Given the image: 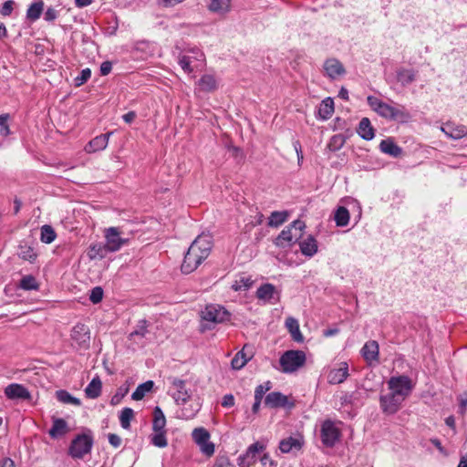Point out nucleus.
<instances>
[{
    "label": "nucleus",
    "mask_w": 467,
    "mask_h": 467,
    "mask_svg": "<svg viewBox=\"0 0 467 467\" xmlns=\"http://www.w3.org/2000/svg\"><path fill=\"white\" fill-rule=\"evenodd\" d=\"M112 69V63L110 61H104L100 65V75L101 76H107L110 73Z\"/></svg>",
    "instance_id": "nucleus-60"
},
{
    "label": "nucleus",
    "mask_w": 467,
    "mask_h": 467,
    "mask_svg": "<svg viewBox=\"0 0 467 467\" xmlns=\"http://www.w3.org/2000/svg\"><path fill=\"white\" fill-rule=\"evenodd\" d=\"M202 318L214 324L223 323L230 319V313L220 305H209L202 311Z\"/></svg>",
    "instance_id": "nucleus-10"
},
{
    "label": "nucleus",
    "mask_w": 467,
    "mask_h": 467,
    "mask_svg": "<svg viewBox=\"0 0 467 467\" xmlns=\"http://www.w3.org/2000/svg\"><path fill=\"white\" fill-rule=\"evenodd\" d=\"M306 357L302 350H287L280 358L279 363L284 373H293L302 368Z\"/></svg>",
    "instance_id": "nucleus-4"
},
{
    "label": "nucleus",
    "mask_w": 467,
    "mask_h": 467,
    "mask_svg": "<svg viewBox=\"0 0 467 467\" xmlns=\"http://www.w3.org/2000/svg\"><path fill=\"white\" fill-rule=\"evenodd\" d=\"M361 354L368 364L379 361V347L378 342L376 340L366 342L361 349Z\"/></svg>",
    "instance_id": "nucleus-22"
},
{
    "label": "nucleus",
    "mask_w": 467,
    "mask_h": 467,
    "mask_svg": "<svg viewBox=\"0 0 467 467\" xmlns=\"http://www.w3.org/2000/svg\"><path fill=\"white\" fill-rule=\"evenodd\" d=\"M211 237L207 235L198 236L190 245L184 255L181 269L183 274H191L205 260L211 252Z\"/></svg>",
    "instance_id": "nucleus-1"
},
{
    "label": "nucleus",
    "mask_w": 467,
    "mask_h": 467,
    "mask_svg": "<svg viewBox=\"0 0 467 467\" xmlns=\"http://www.w3.org/2000/svg\"><path fill=\"white\" fill-rule=\"evenodd\" d=\"M320 437L326 447H334L341 437V431L337 427V423L331 420H326L321 425Z\"/></svg>",
    "instance_id": "nucleus-7"
},
{
    "label": "nucleus",
    "mask_w": 467,
    "mask_h": 467,
    "mask_svg": "<svg viewBox=\"0 0 467 467\" xmlns=\"http://www.w3.org/2000/svg\"><path fill=\"white\" fill-rule=\"evenodd\" d=\"M106 246L109 252H116L124 244V240L119 237V232L116 227H110L106 232Z\"/></svg>",
    "instance_id": "nucleus-20"
},
{
    "label": "nucleus",
    "mask_w": 467,
    "mask_h": 467,
    "mask_svg": "<svg viewBox=\"0 0 467 467\" xmlns=\"http://www.w3.org/2000/svg\"><path fill=\"white\" fill-rule=\"evenodd\" d=\"M0 467H15V462L13 460H11L10 458H5L1 462H0Z\"/></svg>",
    "instance_id": "nucleus-64"
},
{
    "label": "nucleus",
    "mask_w": 467,
    "mask_h": 467,
    "mask_svg": "<svg viewBox=\"0 0 467 467\" xmlns=\"http://www.w3.org/2000/svg\"><path fill=\"white\" fill-rule=\"evenodd\" d=\"M334 100L331 98H326L322 100L318 108V116L321 119L327 120L330 119L334 113Z\"/></svg>",
    "instance_id": "nucleus-24"
},
{
    "label": "nucleus",
    "mask_w": 467,
    "mask_h": 467,
    "mask_svg": "<svg viewBox=\"0 0 467 467\" xmlns=\"http://www.w3.org/2000/svg\"><path fill=\"white\" fill-rule=\"evenodd\" d=\"M305 227L306 224L304 222L295 220L275 238V245L283 249L291 248L293 244L301 238L302 231Z\"/></svg>",
    "instance_id": "nucleus-3"
},
{
    "label": "nucleus",
    "mask_w": 467,
    "mask_h": 467,
    "mask_svg": "<svg viewBox=\"0 0 467 467\" xmlns=\"http://www.w3.org/2000/svg\"><path fill=\"white\" fill-rule=\"evenodd\" d=\"M176 49H179L178 53V63L182 69L185 73H192L193 67H192V63L193 60L202 61L204 59V54L202 51L196 47H190L184 50H181L178 47Z\"/></svg>",
    "instance_id": "nucleus-6"
},
{
    "label": "nucleus",
    "mask_w": 467,
    "mask_h": 467,
    "mask_svg": "<svg viewBox=\"0 0 467 467\" xmlns=\"http://www.w3.org/2000/svg\"><path fill=\"white\" fill-rule=\"evenodd\" d=\"M285 327L291 334L292 338L296 342H303L304 337L299 328V323L297 319L289 317L285 320Z\"/></svg>",
    "instance_id": "nucleus-26"
},
{
    "label": "nucleus",
    "mask_w": 467,
    "mask_h": 467,
    "mask_svg": "<svg viewBox=\"0 0 467 467\" xmlns=\"http://www.w3.org/2000/svg\"><path fill=\"white\" fill-rule=\"evenodd\" d=\"M198 85L202 91L212 92L217 88V81L214 76L203 75L198 81Z\"/></svg>",
    "instance_id": "nucleus-37"
},
{
    "label": "nucleus",
    "mask_w": 467,
    "mask_h": 467,
    "mask_svg": "<svg viewBox=\"0 0 467 467\" xmlns=\"http://www.w3.org/2000/svg\"><path fill=\"white\" fill-rule=\"evenodd\" d=\"M230 0H211L209 9L215 13H225L229 10Z\"/></svg>",
    "instance_id": "nucleus-46"
},
{
    "label": "nucleus",
    "mask_w": 467,
    "mask_h": 467,
    "mask_svg": "<svg viewBox=\"0 0 467 467\" xmlns=\"http://www.w3.org/2000/svg\"><path fill=\"white\" fill-rule=\"evenodd\" d=\"M265 444L260 441H256L251 444L246 452L243 455H240L238 458V464L241 467H250L253 463L255 462L256 455L260 451L265 450Z\"/></svg>",
    "instance_id": "nucleus-13"
},
{
    "label": "nucleus",
    "mask_w": 467,
    "mask_h": 467,
    "mask_svg": "<svg viewBox=\"0 0 467 467\" xmlns=\"http://www.w3.org/2000/svg\"><path fill=\"white\" fill-rule=\"evenodd\" d=\"M57 237L52 226L45 224L41 227L40 240L45 244H51Z\"/></svg>",
    "instance_id": "nucleus-47"
},
{
    "label": "nucleus",
    "mask_w": 467,
    "mask_h": 467,
    "mask_svg": "<svg viewBox=\"0 0 467 467\" xmlns=\"http://www.w3.org/2000/svg\"><path fill=\"white\" fill-rule=\"evenodd\" d=\"M357 132L365 140H371L375 137V130L368 118L361 119Z\"/></svg>",
    "instance_id": "nucleus-23"
},
{
    "label": "nucleus",
    "mask_w": 467,
    "mask_h": 467,
    "mask_svg": "<svg viewBox=\"0 0 467 467\" xmlns=\"http://www.w3.org/2000/svg\"><path fill=\"white\" fill-rule=\"evenodd\" d=\"M367 101L370 109L384 119L400 122H406L410 119V114L402 105L393 106L375 96H368Z\"/></svg>",
    "instance_id": "nucleus-2"
},
{
    "label": "nucleus",
    "mask_w": 467,
    "mask_h": 467,
    "mask_svg": "<svg viewBox=\"0 0 467 467\" xmlns=\"http://www.w3.org/2000/svg\"><path fill=\"white\" fill-rule=\"evenodd\" d=\"M166 419L162 410L156 407L153 410L152 431H166Z\"/></svg>",
    "instance_id": "nucleus-35"
},
{
    "label": "nucleus",
    "mask_w": 467,
    "mask_h": 467,
    "mask_svg": "<svg viewBox=\"0 0 467 467\" xmlns=\"http://www.w3.org/2000/svg\"><path fill=\"white\" fill-rule=\"evenodd\" d=\"M91 77V70L89 68H84L81 70L80 75L74 78L76 87H80L85 84Z\"/></svg>",
    "instance_id": "nucleus-51"
},
{
    "label": "nucleus",
    "mask_w": 467,
    "mask_h": 467,
    "mask_svg": "<svg viewBox=\"0 0 467 467\" xmlns=\"http://www.w3.org/2000/svg\"><path fill=\"white\" fill-rule=\"evenodd\" d=\"M293 147L296 152L297 159H304L301 143L299 140L293 141Z\"/></svg>",
    "instance_id": "nucleus-62"
},
{
    "label": "nucleus",
    "mask_w": 467,
    "mask_h": 467,
    "mask_svg": "<svg viewBox=\"0 0 467 467\" xmlns=\"http://www.w3.org/2000/svg\"><path fill=\"white\" fill-rule=\"evenodd\" d=\"M171 387L169 392L178 405L184 404L191 397L186 389V382L178 378L171 377L168 379Z\"/></svg>",
    "instance_id": "nucleus-9"
},
{
    "label": "nucleus",
    "mask_w": 467,
    "mask_h": 467,
    "mask_svg": "<svg viewBox=\"0 0 467 467\" xmlns=\"http://www.w3.org/2000/svg\"><path fill=\"white\" fill-rule=\"evenodd\" d=\"M245 349L246 346H244L241 351L237 352L232 359L231 365L234 369H241L251 359L252 355L246 353Z\"/></svg>",
    "instance_id": "nucleus-32"
},
{
    "label": "nucleus",
    "mask_w": 467,
    "mask_h": 467,
    "mask_svg": "<svg viewBox=\"0 0 467 467\" xmlns=\"http://www.w3.org/2000/svg\"><path fill=\"white\" fill-rule=\"evenodd\" d=\"M111 135L112 132H107L105 134L96 136L85 146V151L87 153H94L105 150L109 144V140Z\"/></svg>",
    "instance_id": "nucleus-19"
},
{
    "label": "nucleus",
    "mask_w": 467,
    "mask_h": 467,
    "mask_svg": "<svg viewBox=\"0 0 467 467\" xmlns=\"http://www.w3.org/2000/svg\"><path fill=\"white\" fill-rule=\"evenodd\" d=\"M153 386L154 382L152 380H148L142 384H140L131 395L132 400H142L145 395L152 389Z\"/></svg>",
    "instance_id": "nucleus-38"
},
{
    "label": "nucleus",
    "mask_w": 467,
    "mask_h": 467,
    "mask_svg": "<svg viewBox=\"0 0 467 467\" xmlns=\"http://www.w3.org/2000/svg\"><path fill=\"white\" fill-rule=\"evenodd\" d=\"M334 218L337 226H346L349 222V212L345 206H338L335 212Z\"/></svg>",
    "instance_id": "nucleus-39"
},
{
    "label": "nucleus",
    "mask_w": 467,
    "mask_h": 467,
    "mask_svg": "<svg viewBox=\"0 0 467 467\" xmlns=\"http://www.w3.org/2000/svg\"><path fill=\"white\" fill-rule=\"evenodd\" d=\"M192 439L198 444L205 443L209 441L210 434L204 428H195L192 431Z\"/></svg>",
    "instance_id": "nucleus-48"
},
{
    "label": "nucleus",
    "mask_w": 467,
    "mask_h": 467,
    "mask_svg": "<svg viewBox=\"0 0 467 467\" xmlns=\"http://www.w3.org/2000/svg\"><path fill=\"white\" fill-rule=\"evenodd\" d=\"M71 339L79 348L88 349L90 342V331L88 326L78 323L71 330Z\"/></svg>",
    "instance_id": "nucleus-12"
},
{
    "label": "nucleus",
    "mask_w": 467,
    "mask_h": 467,
    "mask_svg": "<svg viewBox=\"0 0 467 467\" xmlns=\"http://www.w3.org/2000/svg\"><path fill=\"white\" fill-rule=\"evenodd\" d=\"M147 322L146 320H141L139 323L138 328L130 334V337L132 338L134 336L144 337L147 334Z\"/></svg>",
    "instance_id": "nucleus-55"
},
{
    "label": "nucleus",
    "mask_w": 467,
    "mask_h": 467,
    "mask_svg": "<svg viewBox=\"0 0 467 467\" xmlns=\"http://www.w3.org/2000/svg\"><path fill=\"white\" fill-rule=\"evenodd\" d=\"M396 80L402 87H407L413 83L417 78V71L413 68H408L404 67H398L396 69Z\"/></svg>",
    "instance_id": "nucleus-21"
},
{
    "label": "nucleus",
    "mask_w": 467,
    "mask_h": 467,
    "mask_svg": "<svg viewBox=\"0 0 467 467\" xmlns=\"http://www.w3.org/2000/svg\"><path fill=\"white\" fill-rule=\"evenodd\" d=\"M14 4L15 2L13 0L4 2L0 9V14L4 16H10L13 12Z\"/></svg>",
    "instance_id": "nucleus-56"
},
{
    "label": "nucleus",
    "mask_w": 467,
    "mask_h": 467,
    "mask_svg": "<svg viewBox=\"0 0 467 467\" xmlns=\"http://www.w3.org/2000/svg\"><path fill=\"white\" fill-rule=\"evenodd\" d=\"M8 119L9 114L0 115V135L3 137H7L11 133L9 125L7 123Z\"/></svg>",
    "instance_id": "nucleus-50"
},
{
    "label": "nucleus",
    "mask_w": 467,
    "mask_h": 467,
    "mask_svg": "<svg viewBox=\"0 0 467 467\" xmlns=\"http://www.w3.org/2000/svg\"><path fill=\"white\" fill-rule=\"evenodd\" d=\"M128 389H125L124 391H122L120 389H119V391L112 397L111 399V404L112 405H116L119 402V400H121V398L125 395V393L127 392Z\"/></svg>",
    "instance_id": "nucleus-61"
},
{
    "label": "nucleus",
    "mask_w": 467,
    "mask_h": 467,
    "mask_svg": "<svg viewBox=\"0 0 467 467\" xmlns=\"http://www.w3.org/2000/svg\"><path fill=\"white\" fill-rule=\"evenodd\" d=\"M18 255L23 260L29 261L33 263L36 258V254L34 252L33 248L26 244H21L19 246Z\"/></svg>",
    "instance_id": "nucleus-45"
},
{
    "label": "nucleus",
    "mask_w": 467,
    "mask_h": 467,
    "mask_svg": "<svg viewBox=\"0 0 467 467\" xmlns=\"http://www.w3.org/2000/svg\"><path fill=\"white\" fill-rule=\"evenodd\" d=\"M379 149L382 152L392 157L400 156L402 151L401 148L399 147L391 139L381 140Z\"/></svg>",
    "instance_id": "nucleus-30"
},
{
    "label": "nucleus",
    "mask_w": 467,
    "mask_h": 467,
    "mask_svg": "<svg viewBox=\"0 0 467 467\" xmlns=\"http://www.w3.org/2000/svg\"><path fill=\"white\" fill-rule=\"evenodd\" d=\"M290 217V213L287 211H275L273 212L268 218V226L277 228Z\"/></svg>",
    "instance_id": "nucleus-29"
},
{
    "label": "nucleus",
    "mask_w": 467,
    "mask_h": 467,
    "mask_svg": "<svg viewBox=\"0 0 467 467\" xmlns=\"http://www.w3.org/2000/svg\"><path fill=\"white\" fill-rule=\"evenodd\" d=\"M102 382L99 377H95L85 389V394L88 399H97L101 394Z\"/></svg>",
    "instance_id": "nucleus-31"
},
{
    "label": "nucleus",
    "mask_w": 467,
    "mask_h": 467,
    "mask_svg": "<svg viewBox=\"0 0 467 467\" xmlns=\"http://www.w3.org/2000/svg\"><path fill=\"white\" fill-rule=\"evenodd\" d=\"M134 418V411L130 408H124L119 415L120 426L128 430L130 427V420Z\"/></svg>",
    "instance_id": "nucleus-44"
},
{
    "label": "nucleus",
    "mask_w": 467,
    "mask_h": 467,
    "mask_svg": "<svg viewBox=\"0 0 467 467\" xmlns=\"http://www.w3.org/2000/svg\"><path fill=\"white\" fill-rule=\"evenodd\" d=\"M441 130L451 140H460L467 135V128L462 124L446 122L441 127Z\"/></svg>",
    "instance_id": "nucleus-17"
},
{
    "label": "nucleus",
    "mask_w": 467,
    "mask_h": 467,
    "mask_svg": "<svg viewBox=\"0 0 467 467\" xmlns=\"http://www.w3.org/2000/svg\"><path fill=\"white\" fill-rule=\"evenodd\" d=\"M275 290V288L273 285L265 284L257 289L256 296L259 299L270 301L274 297Z\"/></svg>",
    "instance_id": "nucleus-40"
},
{
    "label": "nucleus",
    "mask_w": 467,
    "mask_h": 467,
    "mask_svg": "<svg viewBox=\"0 0 467 467\" xmlns=\"http://www.w3.org/2000/svg\"><path fill=\"white\" fill-rule=\"evenodd\" d=\"M265 404L271 409L275 408H293L294 402L288 400V397L278 391H273L266 395Z\"/></svg>",
    "instance_id": "nucleus-14"
},
{
    "label": "nucleus",
    "mask_w": 467,
    "mask_h": 467,
    "mask_svg": "<svg viewBox=\"0 0 467 467\" xmlns=\"http://www.w3.org/2000/svg\"><path fill=\"white\" fill-rule=\"evenodd\" d=\"M324 70L326 75L331 79H335L346 73L343 64L337 58L327 59L324 63Z\"/></svg>",
    "instance_id": "nucleus-18"
},
{
    "label": "nucleus",
    "mask_w": 467,
    "mask_h": 467,
    "mask_svg": "<svg viewBox=\"0 0 467 467\" xmlns=\"http://www.w3.org/2000/svg\"><path fill=\"white\" fill-rule=\"evenodd\" d=\"M109 252L106 244H94L90 245L88 251V256L90 260L95 259H103L106 257L107 254Z\"/></svg>",
    "instance_id": "nucleus-33"
},
{
    "label": "nucleus",
    "mask_w": 467,
    "mask_h": 467,
    "mask_svg": "<svg viewBox=\"0 0 467 467\" xmlns=\"http://www.w3.org/2000/svg\"><path fill=\"white\" fill-rule=\"evenodd\" d=\"M56 397L58 401L64 403V404H73L76 406H80L81 401L79 399L73 397L69 392L67 390H57L56 392Z\"/></svg>",
    "instance_id": "nucleus-41"
},
{
    "label": "nucleus",
    "mask_w": 467,
    "mask_h": 467,
    "mask_svg": "<svg viewBox=\"0 0 467 467\" xmlns=\"http://www.w3.org/2000/svg\"><path fill=\"white\" fill-rule=\"evenodd\" d=\"M405 400L390 390V393L381 395L379 404L382 411L387 414L396 413Z\"/></svg>",
    "instance_id": "nucleus-11"
},
{
    "label": "nucleus",
    "mask_w": 467,
    "mask_h": 467,
    "mask_svg": "<svg viewBox=\"0 0 467 467\" xmlns=\"http://www.w3.org/2000/svg\"><path fill=\"white\" fill-rule=\"evenodd\" d=\"M199 446L201 447V451L208 456L214 453V445L213 443L209 442V441H205V443L200 444Z\"/></svg>",
    "instance_id": "nucleus-57"
},
{
    "label": "nucleus",
    "mask_w": 467,
    "mask_h": 467,
    "mask_svg": "<svg viewBox=\"0 0 467 467\" xmlns=\"http://www.w3.org/2000/svg\"><path fill=\"white\" fill-rule=\"evenodd\" d=\"M5 395L13 400H27L31 399L28 389L21 384L12 383L5 388Z\"/></svg>",
    "instance_id": "nucleus-15"
},
{
    "label": "nucleus",
    "mask_w": 467,
    "mask_h": 467,
    "mask_svg": "<svg viewBox=\"0 0 467 467\" xmlns=\"http://www.w3.org/2000/svg\"><path fill=\"white\" fill-rule=\"evenodd\" d=\"M58 14L59 12L56 8L49 6L47 8L44 14V19L47 22H54L57 18Z\"/></svg>",
    "instance_id": "nucleus-54"
},
{
    "label": "nucleus",
    "mask_w": 467,
    "mask_h": 467,
    "mask_svg": "<svg viewBox=\"0 0 467 467\" xmlns=\"http://www.w3.org/2000/svg\"><path fill=\"white\" fill-rule=\"evenodd\" d=\"M301 253L306 256H313L317 252V244L316 239L309 235L299 243Z\"/></svg>",
    "instance_id": "nucleus-25"
},
{
    "label": "nucleus",
    "mask_w": 467,
    "mask_h": 467,
    "mask_svg": "<svg viewBox=\"0 0 467 467\" xmlns=\"http://www.w3.org/2000/svg\"><path fill=\"white\" fill-rule=\"evenodd\" d=\"M234 405V397L232 394H226L222 400V406L224 408H231Z\"/></svg>",
    "instance_id": "nucleus-58"
},
{
    "label": "nucleus",
    "mask_w": 467,
    "mask_h": 467,
    "mask_svg": "<svg viewBox=\"0 0 467 467\" xmlns=\"http://www.w3.org/2000/svg\"><path fill=\"white\" fill-rule=\"evenodd\" d=\"M348 376V366L346 362L339 363L337 367L329 369L327 381L330 384L342 383Z\"/></svg>",
    "instance_id": "nucleus-16"
},
{
    "label": "nucleus",
    "mask_w": 467,
    "mask_h": 467,
    "mask_svg": "<svg viewBox=\"0 0 467 467\" xmlns=\"http://www.w3.org/2000/svg\"><path fill=\"white\" fill-rule=\"evenodd\" d=\"M344 143L345 139L342 135H334L328 143V148L331 150H337L343 146Z\"/></svg>",
    "instance_id": "nucleus-52"
},
{
    "label": "nucleus",
    "mask_w": 467,
    "mask_h": 467,
    "mask_svg": "<svg viewBox=\"0 0 467 467\" xmlns=\"http://www.w3.org/2000/svg\"><path fill=\"white\" fill-rule=\"evenodd\" d=\"M150 440V443L158 448H165L168 445L166 431H153Z\"/></svg>",
    "instance_id": "nucleus-42"
},
{
    "label": "nucleus",
    "mask_w": 467,
    "mask_h": 467,
    "mask_svg": "<svg viewBox=\"0 0 467 467\" xmlns=\"http://www.w3.org/2000/svg\"><path fill=\"white\" fill-rule=\"evenodd\" d=\"M303 445V441L300 439L289 437L282 440L279 444V449L284 453H288L292 449L300 450Z\"/></svg>",
    "instance_id": "nucleus-34"
},
{
    "label": "nucleus",
    "mask_w": 467,
    "mask_h": 467,
    "mask_svg": "<svg viewBox=\"0 0 467 467\" xmlns=\"http://www.w3.org/2000/svg\"><path fill=\"white\" fill-rule=\"evenodd\" d=\"M68 431L67 424L63 419H54L52 428L49 430L48 434L51 438L57 439L65 435Z\"/></svg>",
    "instance_id": "nucleus-27"
},
{
    "label": "nucleus",
    "mask_w": 467,
    "mask_h": 467,
    "mask_svg": "<svg viewBox=\"0 0 467 467\" xmlns=\"http://www.w3.org/2000/svg\"><path fill=\"white\" fill-rule=\"evenodd\" d=\"M136 118V113L134 111H129L122 116L123 120L126 123H131Z\"/></svg>",
    "instance_id": "nucleus-63"
},
{
    "label": "nucleus",
    "mask_w": 467,
    "mask_h": 467,
    "mask_svg": "<svg viewBox=\"0 0 467 467\" xmlns=\"http://www.w3.org/2000/svg\"><path fill=\"white\" fill-rule=\"evenodd\" d=\"M389 389L395 394L406 400L411 393L414 385L406 375L394 376L388 380Z\"/></svg>",
    "instance_id": "nucleus-8"
},
{
    "label": "nucleus",
    "mask_w": 467,
    "mask_h": 467,
    "mask_svg": "<svg viewBox=\"0 0 467 467\" xmlns=\"http://www.w3.org/2000/svg\"><path fill=\"white\" fill-rule=\"evenodd\" d=\"M19 287L23 290H38L39 285L35 276L31 275H25L19 283Z\"/></svg>",
    "instance_id": "nucleus-43"
},
{
    "label": "nucleus",
    "mask_w": 467,
    "mask_h": 467,
    "mask_svg": "<svg viewBox=\"0 0 467 467\" xmlns=\"http://www.w3.org/2000/svg\"><path fill=\"white\" fill-rule=\"evenodd\" d=\"M44 9V1L43 0H34L33 3L28 6L26 10V18L35 22L41 16V14Z\"/></svg>",
    "instance_id": "nucleus-28"
},
{
    "label": "nucleus",
    "mask_w": 467,
    "mask_h": 467,
    "mask_svg": "<svg viewBox=\"0 0 467 467\" xmlns=\"http://www.w3.org/2000/svg\"><path fill=\"white\" fill-rule=\"evenodd\" d=\"M92 445L93 438L91 435L79 434L71 441L68 453L74 459H82L90 452Z\"/></svg>",
    "instance_id": "nucleus-5"
},
{
    "label": "nucleus",
    "mask_w": 467,
    "mask_h": 467,
    "mask_svg": "<svg viewBox=\"0 0 467 467\" xmlns=\"http://www.w3.org/2000/svg\"><path fill=\"white\" fill-rule=\"evenodd\" d=\"M272 388L270 381H266L264 384L258 385L254 390V400L262 401L264 395Z\"/></svg>",
    "instance_id": "nucleus-49"
},
{
    "label": "nucleus",
    "mask_w": 467,
    "mask_h": 467,
    "mask_svg": "<svg viewBox=\"0 0 467 467\" xmlns=\"http://www.w3.org/2000/svg\"><path fill=\"white\" fill-rule=\"evenodd\" d=\"M103 298V289L100 286L94 287L89 295V300L93 304L99 303Z\"/></svg>",
    "instance_id": "nucleus-53"
},
{
    "label": "nucleus",
    "mask_w": 467,
    "mask_h": 467,
    "mask_svg": "<svg viewBox=\"0 0 467 467\" xmlns=\"http://www.w3.org/2000/svg\"><path fill=\"white\" fill-rule=\"evenodd\" d=\"M108 438H109V442L114 448H118V447L120 446V444H121V438L119 435L114 434V433H109Z\"/></svg>",
    "instance_id": "nucleus-59"
},
{
    "label": "nucleus",
    "mask_w": 467,
    "mask_h": 467,
    "mask_svg": "<svg viewBox=\"0 0 467 467\" xmlns=\"http://www.w3.org/2000/svg\"><path fill=\"white\" fill-rule=\"evenodd\" d=\"M254 281L250 275H241L232 284L231 288L234 291H246L248 290Z\"/></svg>",
    "instance_id": "nucleus-36"
}]
</instances>
